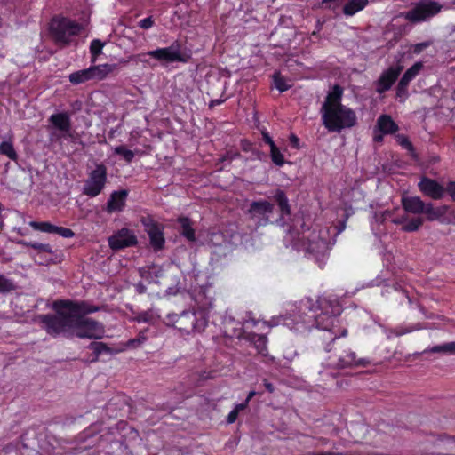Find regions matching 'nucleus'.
Listing matches in <instances>:
<instances>
[{"mask_svg": "<svg viewBox=\"0 0 455 455\" xmlns=\"http://www.w3.org/2000/svg\"><path fill=\"white\" fill-rule=\"evenodd\" d=\"M55 314H46L38 316L46 332L52 336L69 333L80 338L100 339L104 334V327L99 322L86 317L76 316L66 311L54 309Z\"/></svg>", "mask_w": 455, "mask_h": 455, "instance_id": "nucleus-1", "label": "nucleus"}, {"mask_svg": "<svg viewBox=\"0 0 455 455\" xmlns=\"http://www.w3.org/2000/svg\"><path fill=\"white\" fill-rule=\"evenodd\" d=\"M343 92L341 85L334 84L320 109L323 124L330 132L340 133L343 130L351 129L357 124L355 112L342 104Z\"/></svg>", "mask_w": 455, "mask_h": 455, "instance_id": "nucleus-2", "label": "nucleus"}, {"mask_svg": "<svg viewBox=\"0 0 455 455\" xmlns=\"http://www.w3.org/2000/svg\"><path fill=\"white\" fill-rule=\"evenodd\" d=\"M310 311L313 314L302 322L305 329L315 325L317 329L330 331L334 336L337 334L338 316L341 313V307L336 299L320 297L315 304L310 307Z\"/></svg>", "mask_w": 455, "mask_h": 455, "instance_id": "nucleus-3", "label": "nucleus"}, {"mask_svg": "<svg viewBox=\"0 0 455 455\" xmlns=\"http://www.w3.org/2000/svg\"><path fill=\"white\" fill-rule=\"evenodd\" d=\"M324 350L328 354L326 363L328 367L332 369L366 367L371 363V360L369 358H357L349 344L340 339L338 334H335L331 342L326 344Z\"/></svg>", "mask_w": 455, "mask_h": 455, "instance_id": "nucleus-4", "label": "nucleus"}, {"mask_svg": "<svg viewBox=\"0 0 455 455\" xmlns=\"http://www.w3.org/2000/svg\"><path fill=\"white\" fill-rule=\"evenodd\" d=\"M83 29V26L67 17H53L49 23V33L56 45L60 48L68 46L72 42V37L78 36Z\"/></svg>", "mask_w": 455, "mask_h": 455, "instance_id": "nucleus-5", "label": "nucleus"}, {"mask_svg": "<svg viewBox=\"0 0 455 455\" xmlns=\"http://www.w3.org/2000/svg\"><path fill=\"white\" fill-rule=\"evenodd\" d=\"M167 320L175 329L187 334L202 331L207 324L204 317L197 318L196 312L189 310L182 311L180 314H168Z\"/></svg>", "mask_w": 455, "mask_h": 455, "instance_id": "nucleus-6", "label": "nucleus"}, {"mask_svg": "<svg viewBox=\"0 0 455 455\" xmlns=\"http://www.w3.org/2000/svg\"><path fill=\"white\" fill-rule=\"evenodd\" d=\"M307 239V242L305 243L307 257L315 260L322 267L328 258L330 243L326 239L322 238L316 231H313Z\"/></svg>", "mask_w": 455, "mask_h": 455, "instance_id": "nucleus-7", "label": "nucleus"}, {"mask_svg": "<svg viewBox=\"0 0 455 455\" xmlns=\"http://www.w3.org/2000/svg\"><path fill=\"white\" fill-rule=\"evenodd\" d=\"M107 181V166L102 163L96 164L95 168L88 173V177L84 180L82 193L89 197H95L103 191Z\"/></svg>", "mask_w": 455, "mask_h": 455, "instance_id": "nucleus-8", "label": "nucleus"}, {"mask_svg": "<svg viewBox=\"0 0 455 455\" xmlns=\"http://www.w3.org/2000/svg\"><path fill=\"white\" fill-rule=\"evenodd\" d=\"M443 6L434 0H421L404 12L403 17L411 23H420L438 14Z\"/></svg>", "mask_w": 455, "mask_h": 455, "instance_id": "nucleus-9", "label": "nucleus"}, {"mask_svg": "<svg viewBox=\"0 0 455 455\" xmlns=\"http://www.w3.org/2000/svg\"><path fill=\"white\" fill-rule=\"evenodd\" d=\"M140 222L149 238V245L154 251L164 250L165 238L164 236V225L156 221L151 215L143 216Z\"/></svg>", "mask_w": 455, "mask_h": 455, "instance_id": "nucleus-10", "label": "nucleus"}, {"mask_svg": "<svg viewBox=\"0 0 455 455\" xmlns=\"http://www.w3.org/2000/svg\"><path fill=\"white\" fill-rule=\"evenodd\" d=\"M147 55L159 61L166 62H182L186 63L190 59V55L181 53V44L179 41H174L170 46L158 48L147 52Z\"/></svg>", "mask_w": 455, "mask_h": 455, "instance_id": "nucleus-11", "label": "nucleus"}, {"mask_svg": "<svg viewBox=\"0 0 455 455\" xmlns=\"http://www.w3.org/2000/svg\"><path fill=\"white\" fill-rule=\"evenodd\" d=\"M274 209V204L267 200L253 201L250 204L247 214L258 227L266 226L270 222L269 216Z\"/></svg>", "mask_w": 455, "mask_h": 455, "instance_id": "nucleus-12", "label": "nucleus"}, {"mask_svg": "<svg viewBox=\"0 0 455 455\" xmlns=\"http://www.w3.org/2000/svg\"><path fill=\"white\" fill-rule=\"evenodd\" d=\"M66 311V313L84 317V315L98 312L100 307L89 304L87 301L57 300L53 303V309Z\"/></svg>", "mask_w": 455, "mask_h": 455, "instance_id": "nucleus-13", "label": "nucleus"}, {"mask_svg": "<svg viewBox=\"0 0 455 455\" xmlns=\"http://www.w3.org/2000/svg\"><path fill=\"white\" fill-rule=\"evenodd\" d=\"M403 69V65L402 64L401 59H399L395 66H390L381 73L379 79L375 82L376 92L381 94L388 91L397 80Z\"/></svg>", "mask_w": 455, "mask_h": 455, "instance_id": "nucleus-14", "label": "nucleus"}, {"mask_svg": "<svg viewBox=\"0 0 455 455\" xmlns=\"http://www.w3.org/2000/svg\"><path fill=\"white\" fill-rule=\"evenodd\" d=\"M138 243L136 235L132 230L123 228L108 238V245L114 251H119L134 246Z\"/></svg>", "mask_w": 455, "mask_h": 455, "instance_id": "nucleus-15", "label": "nucleus"}, {"mask_svg": "<svg viewBox=\"0 0 455 455\" xmlns=\"http://www.w3.org/2000/svg\"><path fill=\"white\" fill-rule=\"evenodd\" d=\"M419 191L434 200L442 199L445 195V188L437 180L423 176L418 183Z\"/></svg>", "mask_w": 455, "mask_h": 455, "instance_id": "nucleus-16", "label": "nucleus"}, {"mask_svg": "<svg viewBox=\"0 0 455 455\" xmlns=\"http://www.w3.org/2000/svg\"><path fill=\"white\" fill-rule=\"evenodd\" d=\"M86 348L92 350V354L82 359V361L87 364L97 363L102 355H112L120 352V350H116L107 343L101 341H92L86 347Z\"/></svg>", "mask_w": 455, "mask_h": 455, "instance_id": "nucleus-17", "label": "nucleus"}, {"mask_svg": "<svg viewBox=\"0 0 455 455\" xmlns=\"http://www.w3.org/2000/svg\"><path fill=\"white\" fill-rule=\"evenodd\" d=\"M214 291L212 286H201L194 296L199 310L208 312L214 307Z\"/></svg>", "mask_w": 455, "mask_h": 455, "instance_id": "nucleus-18", "label": "nucleus"}, {"mask_svg": "<svg viewBox=\"0 0 455 455\" xmlns=\"http://www.w3.org/2000/svg\"><path fill=\"white\" fill-rule=\"evenodd\" d=\"M423 64L419 61L415 62L411 68H409L405 73L403 75L402 78L398 82L396 86V97L397 98H404L408 95L407 87L411 81L415 78V76L419 73L422 69Z\"/></svg>", "mask_w": 455, "mask_h": 455, "instance_id": "nucleus-19", "label": "nucleus"}, {"mask_svg": "<svg viewBox=\"0 0 455 455\" xmlns=\"http://www.w3.org/2000/svg\"><path fill=\"white\" fill-rule=\"evenodd\" d=\"M272 198L276 203L280 210V218L276 220V222L281 226H284L285 217H290L291 214V209L287 195L283 189L277 188L275 191Z\"/></svg>", "mask_w": 455, "mask_h": 455, "instance_id": "nucleus-20", "label": "nucleus"}, {"mask_svg": "<svg viewBox=\"0 0 455 455\" xmlns=\"http://www.w3.org/2000/svg\"><path fill=\"white\" fill-rule=\"evenodd\" d=\"M127 196L125 189L112 192L107 202L106 211L109 213L123 211Z\"/></svg>", "mask_w": 455, "mask_h": 455, "instance_id": "nucleus-21", "label": "nucleus"}, {"mask_svg": "<svg viewBox=\"0 0 455 455\" xmlns=\"http://www.w3.org/2000/svg\"><path fill=\"white\" fill-rule=\"evenodd\" d=\"M401 204L406 212L412 214L423 213L427 204L419 196H403Z\"/></svg>", "mask_w": 455, "mask_h": 455, "instance_id": "nucleus-22", "label": "nucleus"}, {"mask_svg": "<svg viewBox=\"0 0 455 455\" xmlns=\"http://www.w3.org/2000/svg\"><path fill=\"white\" fill-rule=\"evenodd\" d=\"M48 121L54 128L60 132H68L71 130L70 115L66 111L52 114Z\"/></svg>", "mask_w": 455, "mask_h": 455, "instance_id": "nucleus-23", "label": "nucleus"}, {"mask_svg": "<svg viewBox=\"0 0 455 455\" xmlns=\"http://www.w3.org/2000/svg\"><path fill=\"white\" fill-rule=\"evenodd\" d=\"M139 275L148 283H158V279L164 275V269L161 266L151 265L139 268Z\"/></svg>", "mask_w": 455, "mask_h": 455, "instance_id": "nucleus-24", "label": "nucleus"}, {"mask_svg": "<svg viewBox=\"0 0 455 455\" xmlns=\"http://www.w3.org/2000/svg\"><path fill=\"white\" fill-rule=\"evenodd\" d=\"M92 80H103L109 74L113 73L118 68L117 64H102V65H94L90 68Z\"/></svg>", "mask_w": 455, "mask_h": 455, "instance_id": "nucleus-25", "label": "nucleus"}, {"mask_svg": "<svg viewBox=\"0 0 455 455\" xmlns=\"http://www.w3.org/2000/svg\"><path fill=\"white\" fill-rule=\"evenodd\" d=\"M447 205L434 207L433 204L427 203L425 206L423 213L428 221L440 220L448 212Z\"/></svg>", "mask_w": 455, "mask_h": 455, "instance_id": "nucleus-26", "label": "nucleus"}, {"mask_svg": "<svg viewBox=\"0 0 455 455\" xmlns=\"http://www.w3.org/2000/svg\"><path fill=\"white\" fill-rule=\"evenodd\" d=\"M379 130L384 134H393L398 131V125L388 115H381L377 121Z\"/></svg>", "mask_w": 455, "mask_h": 455, "instance_id": "nucleus-27", "label": "nucleus"}, {"mask_svg": "<svg viewBox=\"0 0 455 455\" xmlns=\"http://www.w3.org/2000/svg\"><path fill=\"white\" fill-rule=\"evenodd\" d=\"M178 223L181 228L180 235H183L189 242L196 241L195 229L192 227V221L188 217H180Z\"/></svg>", "mask_w": 455, "mask_h": 455, "instance_id": "nucleus-28", "label": "nucleus"}, {"mask_svg": "<svg viewBox=\"0 0 455 455\" xmlns=\"http://www.w3.org/2000/svg\"><path fill=\"white\" fill-rule=\"evenodd\" d=\"M247 339L254 344L257 351L263 355H267V339L263 334H257V333H249L247 336Z\"/></svg>", "mask_w": 455, "mask_h": 455, "instance_id": "nucleus-29", "label": "nucleus"}, {"mask_svg": "<svg viewBox=\"0 0 455 455\" xmlns=\"http://www.w3.org/2000/svg\"><path fill=\"white\" fill-rule=\"evenodd\" d=\"M369 3V0H349L343 6V13L347 16H353L362 11Z\"/></svg>", "mask_w": 455, "mask_h": 455, "instance_id": "nucleus-30", "label": "nucleus"}, {"mask_svg": "<svg viewBox=\"0 0 455 455\" xmlns=\"http://www.w3.org/2000/svg\"><path fill=\"white\" fill-rule=\"evenodd\" d=\"M91 76L90 68H88L71 73L68 76V80L72 84L77 85L92 80Z\"/></svg>", "mask_w": 455, "mask_h": 455, "instance_id": "nucleus-31", "label": "nucleus"}, {"mask_svg": "<svg viewBox=\"0 0 455 455\" xmlns=\"http://www.w3.org/2000/svg\"><path fill=\"white\" fill-rule=\"evenodd\" d=\"M239 158H243V156L237 149L232 147L226 149V152L220 156L218 164H225L227 165L230 164L233 160Z\"/></svg>", "mask_w": 455, "mask_h": 455, "instance_id": "nucleus-32", "label": "nucleus"}, {"mask_svg": "<svg viewBox=\"0 0 455 455\" xmlns=\"http://www.w3.org/2000/svg\"><path fill=\"white\" fill-rule=\"evenodd\" d=\"M423 353H443L455 355V341L434 346L426 349Z\"/></svg>", "mask_w": 455, "mask_h": 455, "instance_id": "nucleus-33", "label": "nucleus"}, {"mask_svg": "<svg viewBox=\"0 0 455 455\" xmlns=\"http://www.w3.org/2000/svg\"><path fill=\"white\" fill-rule=\"evenodd\" d=\"M397 142L405 149L410 152L411 158L415 161L419 160V155L416 153L414 146L410 141L409 138L403 134L396 136Z\"/></svg>", "mask_w": 455, "mask_h": 455, "instance_id": "nucleus-34", "label": "nucleus"}, {"mask_svg": "<svg viewBox=\"0 0 455 455\" xmlns=\"http://www.w3.org/2000/svg\"><path fill=\"white\" fill-rule=\"evenodd\" d=\"M17 243L26 246V247L33 248L39 251L54 254L53 251L52 250V246L49 243H37V242H27L24 240L18 241Z\"/></svg>", "mask_w": 455, "mask_h": 455, "instance_id": "nucleus-35", "label": "nucleus"}, {"mask_svg": "<svg viewBox=\"0 0 455 455\" xmlns=\"http://www.w3.org/2000/svg\"><path fill=\"white\" fill-rule=\"evenodd\" d=\"M0 154L6 156L13 161H17L18 159V154L16 153L12 141H3L0 143Z\"/></svg>", "mask_w": 455, "mask_h": 455, "instance_id": "nucleus-36", "label": "nucleus"}, {"mask_svg": "<svg viewBox=\"0 0 455 455\" xmlns=\"http://www.w3.org/2000/svg\"><path fill=\"white\" fill-rule=\"evenodd\" d=\"M113 150L115 155L121 156L127 164L132 163L135 156V153L124 145L116 146Z\"/></svg>", "mask_w": 455, "mask_h": 455, "instance_id": "nucleus-37", "label": "nucleus"}, {"mask_svg": "<svg viewBox=\"0 0 455 455\" xmlns=\"http://www.w3.org/2000/svg\"><path fill=\"white\" fill-rule=\"evenodd\" d=\"M423 219L421 217L412 218L411 220H408L407 222L402 226L401 229L403 232H415L419 229V228L423 225Z\"/></svg>", "mask_w": 455, "mask_h": 455, "instance_id": "nucleus-38", "label": "nucleus"}, {"mask_svg": "<svg viewBox=\"0 0 455 455\" xmlns=\"http://www.w3.org/2000/svg\"><path fill=\"white\" fill-rule=\"evenodd\" d=\"M30 227L35 230H39L41 232L54 234L56 226L48 221H30Z\"/></svg>", "mask_w": 455, "mask_h": 455, "instance_id": "nucleus-39", "label": "nucleus"}, {"mask_svg": "<svg viewBox=\"0 0 455 455\" xmlns=\"http://www.w3.org/2000/svg\"><path fill=\"white\" fill-rule=\"evenodd\" d=\"M16 288H17V286L12 279H9L5 275L0 274V293L1 294L10 293L12 291H15Z\"/></svg>", "mask_w": 455, "mask_h": 455, "instance_id": "nucleus-40", "label": "nucleus"}, {"mask_svg": "<svg viewBox=\"0 0 455 455\" xmlns=\"http://www.w3.org/2000/svg\"><path fill=\"white\" fill-rule=\"evenodd\" d=\"M105 43L101 42L100 39H93L90 44V52L92 55L91 61L94 63L100 54L102 52V48L104 47Z\"/></svg>", "mask_w": 455, "mask_h": 455, "instance_id": "nucleus-41", "label": "nucleus"}, {"mask_svg": "<svg viewBox=\"0 0 455 455\" xmlns=\"http://www.w3.org/2000/svg\"><path fill=\"white\" fill-rule=\"evenodd\" d=\"M425 327H424L423 323H418L409 326V327H403V326L396 327L391 331V333H393L395 336H402L403 334L410 333L414 331L422 330Z\"/></svg>", "mask_w": 455, "mask_h": 455, "instance_id": "nucleus-42", "label": "nucleus"}, {"mask_svg": "<svg viewBox=\"0 0 455 455\" xmlns=\"http://www.w3.org/2000/svg\"><path fill=\"white\" fill-rule=\"evenodd\" d=\"M270 157L276 166L281 167L285 164L284 156L276 145L270 148Z\"/></svg>", "mask_w": 455, "mask_h": 455, "instance_id": "nucleus-43", "label": "nucleus"}, {"mask_svg": "<svg viewBox=\"0 0 455 455\" xmlns=\"http://www.w3.org/2000/svg\"><path fill=\"white\" fill-rule=\"evenodd\" d=\"M273 79L275 88L280 92H283L290 89L291 85L286 83L283 76H281L280 72H275Z\"/></svg>", "mask_w": 455, "mask_h": 455, "instance_id": "nucleus-44", "label": "nucleus"}, {"mask_svg": "<svg viewBox=\"0 0 455 455\" xmlns=\"http://www.w3.org/2000/svg\"><path fill=\"white\" fill-rule=\"evenodd\" d=\"M147 340V337L144 332H140L137 338L131 339L125 343V347L127 348H137L142 343Z\"/></svg>", "mask_w": 455, "mask_h": 455, "instance_id": "nucleus-45", "label": "nucleus"}, {"mask_svg": "<svg viewBox=\"0 0 455 455\" xmlns=\"http://www.w3.org/2000/svg\"><path fill=\"white\" fill-rule=\"evenodd\" d=\"M132 320L137 323H152L154 316L151 311H143L135 315Z\"/></svg>", "mask_w": 455, "mask_h": 455, "instance_id": "nucleus-46", "label": "nucleus"}, {"mask_svg": "<svg viewBox=\"0 0 455 455\" xmlns=\"http://www.w3.org/2000/svg\"><path fill=\"white\" fill-rule=\"evenodd\" d=\"M54 234H58L59 235H60L64 238H71V237L75 236V233L72 229H70L68 228L59 227V226H56Z\"/></svg>", "mask_w": 455, "mask_h": 455, "instance_id": "nucleus-47", "label": "nucleus"}, {"mask_svg": "<svg viewBox=\"0 0 455 455\" xmlns=\"http://www.w3.org/2000/svg\"><path fill=\"white\" fill-rule=\"evenodd\" d=\"M391 215H392V212L386 210L380 213L375 212L374 219H375V221L378 222L379 224H383L385 222L387 217L391 216Z\"/></svg>", "mask_w": 455, "mask_h": 455, "instance_id": "nucleus-48", "label": "nucleus"}, {"mask_svg": "<svg viewBox=\"0 0 455 455\" xmlns=\"http://www.w3.org/2000/svg\"><path fill=\"white\" fill-rule=\"evenodd\" d=\"M154 24H155V21H154L152 16H149V17H147V18L141 20L139 22V27L143 28V29H148L151 27H153Z\"/></svg>", "mask_w": 455, "mask_h": 455, "instance_id": "nucleus-49", "label": "nucleus"}, {"mask_svg": "<svg viewBox=\"0 0 455 455\" xmlns=\"http://www.w3.org/2000/svg\"><path fill=\"white\" fill-rule=\"evenodd\" d=\"M241 149L244 152H251L253 150V144L247 139H243L240 141Z\"/></svg>", "mask_w": 455, "mask_h": 455, "instance_id": "nucleus-50", "label": "nucleus"}, {"mask_svg": "<svg viewBox=\"0 0 455 455\" xmlns=\"http://www.w3.org/2000/svg\"><path fill=\"white\" fill-rule=\"evenodd\" d=\"M445 193H447L451 197L452 201L455 202V181H450L447 184Z\"/></svg>", "mask_w": 455, "mask_h": 455, "instance_id": "nucleus-51", "label": "nucleus"}, {"mask_svg": "<svg viewBox=\"0 0 455 455\" xmlns=\"http://www.w3.org/2000/svg\"><path fill=\"white\" fill-rule=\"evenodd\" d=\"M430 45V43L429 42H422V43H419V44H416L414 46H413V52L415 54H419L424 49H426L427 47H428Z\"/></svg>", "mask_w": 455, "mask_h": 455, "instance_id": "nucleus-52", "label": "nucleus"}, {"mask_svg": "<svg viewBox=\"0 0 455 455\" xmlns=\"http://www.w3.org/2000/svg\"><path fill=\"white\" fill-rule=\"evenodd\" d=\"M261 134L263 141L269 145L270 148L276 145L267 132L262 131Z\"/></svg>", "mask_w": 455, "mask_h": 455, "instance_id": "nucleus-53", "label": "nucleus"}, {"mask_svg": "<svg viewBox=\"0 0 455 455\" xmlns=\"http://www.w3.org/2000/svg\"><path fill=\"white\" fill-rule=\"evenodd\" d=\"M251 155H252V159H257V160H264L266 158V155L264 152L257 149L256 148H253V150L251 151Z\"/></svg>", "mask_w": 455, "mask_h": 455, "instance_id": "nucleus-54", "label": "nucleus"}, {"mask_svg": "<svg viewBox=\"0 0 455 455\" xmlns=\"http://www.w3.org/2000/svg\"><path fill=\"white\" fill-rule=\"evenodd\" d=\"M134 288L138 294H144L147 291V287L141 281L135 283Z\"/></svg>", "mask_w": 455, "mask_h": 455, "instance_id": "nucleus-55", "label": "nucleus"}, {"mask_svg": "<svg viewBox=\"0 0 455 455\" xmlns=\"http://www.w3.org/2000/svg\"><path fill=\"white\" fill-rule=\"evenodd\" d=\"M290 143L292 148H299V139L294 133H291L289 137Z\"/></svg>", "mask_w": 455, "mask_h": 455, "instance_id": "nucleus-56", "label": "nucleus"}, {"mask_svg": "<svg viewBox=\"0 0 455 455\" xmlns=\"http://www.w3.org/2000/svg\"><path fill=\"white\" fill-rule=\"evenodd\" d=\"M407 220H408V216L403 214L401 217L393 219L392 223H394L395 225H404L407 222Z\"/></svg>", "mask_w": 455, "mask_h": 455, "instance_id": "nucleus-57", "label": "nucleus"}, {"mask_svg": "<svg viewBox=\"0 0 455 455\" xmlns=\"http://www.w3.org/2000/svg\"><path fill=\"white\" fill-rule=\"evenodd\" d=\"M237 417H238V413L236 412V411H234L232 410L228 417H227V423L228 424H232L234 423L236 419H237Z\"/></svg>", "mask_w": 455, "mask_h": 455, "instance_id": "nucleus-58", "label": "nucleus"}, {"mask_svg": "<svg viewBox=\"0 0 455 455\" xmlns=\"http://www.w3.org/2000/svg\"><path fill=\"white\" fill-rule=\"evenodd\" d=\"M263 385L267 392H269V393L275 392V386L272 383H270L269 381H267V379L263 380Z\"/></svg>", "mask_w": 455, "mask_h": 455, "instance_id": "nucleus-59", "label": "nucleus"}, {"mask_svg": "<svg viewBox=\"0 0 455 455\" xmlns=\"http://www.w3.org/2000/svg\"><path fill=\"white\" fill-rule=\"evenodd\" d=\"M337 0H323L322 1V5L324 7V8H328V9H334L336 6H338V4H334V6H331V3H334L336 2Z\"/></svg>", "mask_w": 455, "mask_h": 455, "instance_id": "nucleus-60", "label": "nucleus"}, {"mask_svg": "<svg viewBox=\"0 0 455 455\" xmlns=\"http://www.w3.org/2000/svg\"><path fill=\"white\" fill-rule=\"evenodd\" d=\"M247 406H248L247 402H243V403L235 404V408L233 410L236 411V412L239 414V411L246 409Z\"/></svg>", "mask_w": 455, "mask_h": 455, "instance_id": "nucleus-61", "label": "nucleus"}, {"mask_svg": "<svg viewBox=\"0 0 455 455\" xmlns=\"http://www.w3.org/2000/svg\"><path fill=\"white\" fill-rule=\"evenodd\" d=\"M179 292H180V288H178V287H169L166 290V294L167 295H176Z\"/></svg>", "mask_w": 455, "mask_h": 455, "instance_id": "nucleus-62", "label": "nucleus"}, {"mask_svg": "<svg viewBox=\"0 0 455 455\" xmlns=\"http://www.w3.org/2000/svg\"><path fill=\"white\" fill-rule=\"evenodd\" d=\"M224 102V100H221V99H217V100H212L209 103V107L210 108H213L214 106L216 105H220L221 103Z\"/></svg>", "mask_w": 455, "mask_h": 455, "instance_id": "nucleus-63", "label": "nucleus"}, {"mask_svg": "<svg viewBox=\"0 0 455 455\" xmlns=\"http://www.w3.org/2000/svg\"><path fill=\"white\" fill-rule=\"evenodd\" d=\"M314 455H342V452L322 451V452H314Z\"/></svg>", "mask_w": 455, "mask_h": 455, "instance_id": "nucleus-64", "label": "nucleus"}]
</instances>
